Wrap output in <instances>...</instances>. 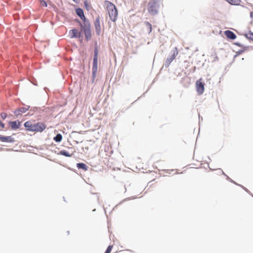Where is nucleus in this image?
<instances>
[{
	"mask_svg": "<svg viewBox=\"0 0 253 253\" xmlns=\"http://www.w3.org/2000/svg\"><path fill=\"white\" fill-rule=\"evenodd\" d=\"M104 3L106 6L108 13L110 19L112 21L115 22L117 20L118 16V11L116 6L108 0H105Z\"/></svg>",
	"mask_w": 253,
	"mask_h": 253,
	"instance_id": "1",
	"label": "nucleus"
},
{
	"mask_svg": "<svg viewBox=\"0 0 253 253\" xmlns=\"http://www.w3.org/2000/svg\"><path fill=\"white\" fill-rule=\"evenodd\" d=\"M161 3V0H151L148 4V12L152 15L157 14Z\"/></svg>",
	"mask_w": 253,
	"mask_h": 253,
	"instance_id": "2",
	"label": "nucleus"
},
{
	"mask_svg": "<svg viewBox=\"0 0 253 253\" xmlns=\"http://www.w3.org/2000/svg\"><path fill=\"white\" fill-rule=\"evenodd\" d=\"M46 125L42 122L33 124V131L42 132L46 128Z\"/></svg>",
	"mask_w": 253,
	"mask_h": 253,
	"instance_id": "3",
	"label": "nucleus"
},
{
	"mask_svg": "<svg viewBox=\"0 0 253 253\" xmlns=\"http://www.w3.org/2000/svg\"><path fill=\"white\" fill-rule=\"evenodd\" d=\"M84 28L85 37L87 41L90 40L91 37V31L90 29V24L88 21L86 23H84Z\"/></svg>",
	"mask_w": 253,
	"mask_h": 253,
	"instance_id": "4",
	"label": "nucleus"
},
{
	"mask_svg": "<svg viewBox=\"0 0 253 253\" xmlns=\"http://www.w3.org/2000/svg\"><path fill=\"white\" fill-rule=\"evenodd\" d=\"M202 79L197 81L196 83V89L199 94H202L204 91V83L201 82Z\"/></svg>",
	"mask_w": 253,
	"mask_h": 253,
	"instance_id": "5",
	"label": "nucleus"
},
{
	"mask_svg": "<svg viewBox=\"0 0 253 253\" xmlns=\"http://www.w3.org/2000/svg\"><path fill=\"white\" fill-rule=\"evenodd\" d=\"M94 25L97 35H99L101 33V27L100 24V18L99 16L95 19Z\"/></svg>",
	"mask_w": 253,
	"mask_h": 253,
	"instance_id": "6",
	"label": "nucleus"
},
{
	"mask_svg": "<svg viewBox=\"0 0 253 253\" xmlns=\"http://www.w3.org/2000/svg\"><path fill=\"white\" fill-rule=\"evenodd\" d=\"M178 54V49L176 47H175L173 50L172 55L170 57L168 58L167 59L166 63L169 66L171 63V62L176 58Z\"/></svg>",
	"mask_w": 253,
	"mask_h": 253,
	"instance_id": "7",
	"label": "nucleus"
},
{
	"mask_svg": "<svg viewBox=\"0 0 253 253\" xmlns=\"http://www.w3.org/2000/svg\"><path fill=\"white\" fill-rule=\"evenodd\" d=\"M98 70V58H93V65H92V76L93 78H95L96 77V74L97 73Z\"/></svg>",
	"mask_w": 253,
	"mask_h": 253,
	"instance_id": "8",
	"label": "nucleus"
},
{
	"mask_svg": "<svg viewBox=\"0 0 253 253\" xmlns=\"http://www.w3.org/2000/svg\"><path fill=\"white\" fill-rule=\"evenodd\" d=\"M69 35L71 38H80L81 33L77 29H74L69 31Z\"/></svg>",
	"mask_w": 253,
	"mask_h": 253,
	"instance_id": "9",
	"label": "nucleus"
},
{
	"mask_svg": "<svg viewBox=\"0 0 253 253\" xmlns=\"http://www.w3.org/2000/svg\"><path fill=\"white\" fill-rule=\"evenodd\" d=\"M76 11L77 14L84 21V23H86L87 21H86V19L84 15L83 9L78 8L76 9Z\"/></svg>",
	"mask_w": 253,
	"mask_h": 253,
	"instance_id": "10",
	"label": "nucleus"
},
{
	"mask_svg": "<svg viewBox=\"0 0 253 253\" xmlns=\"http://www.w3.org/2000/svg\"><path fill=\"white\" fill-rule=\"evenodd\" d=\"M0 141L1 142H13L14 141V140L10 136H5L2 135H0Z\"/></svg>",
	"mask_w": 253,
	"mask_h": 253,
	"instance_id": "11",
	"label": "nucleus"
},
{
	"mask_svg": "<svg viewBox=\"0 0 253 253\" xmlns=\"http://www.w3.org/2000/svg\"><path fill=\"white\" fill-rule=\"evenodd\" d=\"M224 34L226 37L229 39L234 40L236 38V35L232 31L227 30L224 32Z\"/></svg>",
	"mask_w": 253,
	"mask_h": 253,
	"instance_id": "12",
	"label": "nucleus"
},
{
	"mask_svg": "<svg viewBox=\"0 0 253 253\" xmlns=\"http://www.w3.org/2000/svg\"><path fill=\"white\" fill-rule=\"evenodd\" d=\"M9 124L11 128L12 129H17L20 126V123H17L16 121L9 122Z\"/></svg>",
	"mask_w": 253,
	"mask_h": 253,
	"instance_id": "13",
	"label": "nucleus"
},
{
	"mask_svg": "<svg viewBox=\"0 0 253 253\" xmlns=\"http://www.w3.org/2000/svg\"><path fill=\"white\" fill-rule=\"evenodd\" d=\"M24 126L27 130L33 131V124H32L30 121L25 122Z\"/></svg>",
	"mask_w": 253,
	"mask_h": 253,
	"instance_id": "14",
	"label": "nucleus"
},
{
	"mask_svg": "<svg viewBox=\"0 0 253 253\" xmlns=\"http://www.w3.org/2000/svg\"><path fill=\"white\" fill-rule=\"evenodd\" d=\"M77 167L79 169H83V170L86 171L88 169V167L84 163H78L77 164Z\"/></svg>",
	"mask_w": 253,
	"mask_h": 253,
	"instance_id": "15",
	"label": "nucleus"
},
{
	"mask_svg": "<svg viewBox=\"0 0 253 253\" xmlns=\"http://www.w3.org/2000/svg\"><path fill=\"white\" fill-rule=\"evenodd\" d=\"M27 109L26 108H21L14 112V114L16 116L21 115V113H25Z\"/></svg>",
	"mask_w": 253,
	"mask_h": 253,
	"instance_id": "16",
	"label": "nucleus"
},
{
	"mask_svg": "<svg viewBox=\"0 0 253 253\" xmlns=\"http://www.w3.org/2000/svg\"><path fill=\"white\" fill-rule=\"evenodd\" d=\"M228 3L232 5H238L240 4V0H226Z\"/></svg>",
	"mask_w": 253,
	"mask_h": 253,
	"instance_id": "17",
	"label": "nucleus"
},
{
	"mask_svg": "<svg viewBox=\"0 0 253 253\" xmlns=\"http://www.w3.org/2000/svg\"><path fill=\"white\" fill-rule=\"evenodd\" d=\"M62 139V136L61 134H57L55 137L53 138V140L57 142L61 141Z\"/></svg>",
	"mask_w": 253,
	"mask_h": 253,
	"instance_id": "18",
	"label": "nucleus"
},
{
	"mask_svg": "<svg viewBox=\"0 0 253 253\" xmlns=\"http://www.w3.org/2000/svg\"><path fill=\"white\" fill-rule=\"evenodd\" d=\"M60 154L63 156H66V157H71V155H70L69 154V152L65 150H62L60 151Z\"/></svg>",
	"mask_w": 253,
	"mask_h": 253,
	"instance_id": "19",
	"label": "nucleus"
},
{
	"mask_svg": "<svg viewBox=\"0 0 253 253\" xmlns=\"http://www.w3.org/2000/svg\"><path fill=\"white\" fill-rule=\"evenodd\" d=\"M246 37H247V38H248L249 39H250L252 41H253V33H252V32L251 31H249L248 34H247L246 35Z\"/></svg>",
	"mask_w": 253,
	"mask_h": 253,
	"instance_id": "20",
	"label": "nucleus"
},
{
	"mask_svg": "<svg viewBox=\"0 0 253 253\" xmlns=\"http://www.w3.org/2000/svg\"><path fill=\"white\" fill-rule=\"evenodd\" d=\"M94 51V58H98V48L97 46H96L95 47Z\"/></svg>",
	"mask_w": 253,
	"mask_h": 253,
	"instance_id": "21",
	"label": "nucleus"
},
{
	"mask_svg": "<svg viewBox=\"0 0 253 253\" xmlns=\"http://www.w3.org/2000/svg\"><path fill=\"white\" fill-rule=\"evenodd\" d=\"M113 246L112 245L109 246L105 253H110L113 249Z\"/></svg>",
	"mask_w": 253,
	"mask_h": 253,
	"instance_id": "22",
	"label": "nucleus"
},
{
	"mask_svg": "<svg viewBox=\"0 0 253 253\" xmlns=\"http://www.w3.org/2000/svg\"><path fill=\"white\" fill-rule=\"evenodd\" d=\"M84 6H85L86 8L88 10L90 9V5L87 3V1L86 0H85L84 1Z\"/></svg>",
	"mask_w": 253,
	"mask_h": 253,
	"instance_id": "23",
	"label": "nucleus"
},
{
	"mask_svg": "<svg viewBox=\"0 0 253 253\" xmlns=\"http://www.w3.org/2000/svg\"><path fill=\"white\" fill-rule=\"evenodd\" d=\"M0 117L2 119L4 120L7 117V114L5 113H1Z\"/></svg>",
	"mask_w": 253,
	"mask_h": 253,
	"instance_id": "24",
	"label": "nucleus"
},
{
	"mask_svg": "<svg viewBox=\"0 0 253 253\" xmlns=\"http://www.w3.org/2000/svg\"><path fill=\"white\" fill-rule=\"evenodd\" d=\"M41 4L42 6H43L44 7H46L47 6V4H46V2L44 1V0H42L41 1Z\"/></svg>",
	"mask_w": 253,
	"mask_h": 253,
	"instance_id": "25",
	"label": "nucleus"
},
{
	"mask_svg": "<svg viewBox=\"0 0 253 253\" xmlns=\"http://www.w3.org/2000/svg\"><path fill=\"white\" fill-rule=\"evenodd\" d=\"M146 25H148L150 28V32H151L152 31V25L151 24L148 22H146Z\"/></svg>",
	"mask_w": 253,
	"mask_h": 253,
	"instance_id": "26",
	"label": "nucleus"
},
{
	"mask_svg": "<svg viewBox=\"0 0 253 253\" xmlns=\"http://www.w3.org/2000/svg\"><path fill=\"white\" fill-rule=\"evenodd\" d=\"M250 17H251V18L252 19L251 24H252V25H253V11L251 12V13H250Z\"/></svg>",
	"mask_w": 253,
	"mask_h": 253,
	"instance_id": "27",
	"label": "nucleus"
},
{
	"mask_svg": "<svg viewBox=\"0 0 253 253\" xmlns=\"http://www.w3.org/2000/svg\"><path fill=\"white\" fill-rule=\"evenodd\" d=\"M5 127V125L4 124H3V123H2L0 121V127L1 128V129H3Z\"/></svg>",
	"mask_w": 253,
	"mask_h": 253,
	"instance_id": "28",
	"label": "nucleus"
},
{
	"mask_svg": "<svg viewBox=\"0 0 253 253\" xmlns=\"http://www.w3.org/2000/svg\"><path fill=\"white\" fill-rule=\"evenodd\" d=\"M74 1H75L76 3H78L80 0H73Z\"/></svg>",
	"mask_w": 253,
	"mask_h": 253,
	"instance_id": "29",
	"label": "nucleus"
}]
</instances>
